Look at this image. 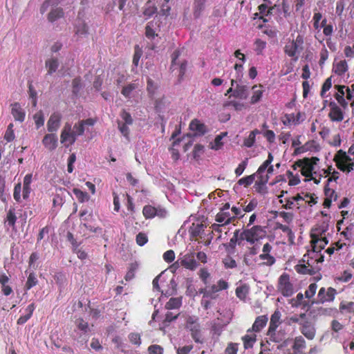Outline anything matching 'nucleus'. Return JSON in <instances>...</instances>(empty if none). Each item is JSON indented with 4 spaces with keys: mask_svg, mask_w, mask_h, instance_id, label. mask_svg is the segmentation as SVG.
<instances>
[{
    "mask_svg": "<svg viewBox=\"0 0 354 354\" xmlns=\"http://www.w3.org/2000/svg\"><path fill=\"white\" fill-rule=\"evenodd\" d=\"M304 39L298 35L295 39L289 40L284 46V53L292 57L295 62L299 59V55L303 50Z\"/></svg>",
    "mask_w": 354,
    "mask_h": 354,
    "instance_id": "obj_1",
    "label": "nucleus"
},
{
    "mask_svg": "<svg viewBox=\"0 0 354 354\" xmlns=\"http://www.w3.org/2000/svg\"><path fill=\"white\" fill-rule=\"evenodd\" d=\"M266 234V232L263 227L255 225L241 232L240 239L241 241L245 240L250 244H254L256 241L265 237Z\"/></svg>",
    "mask_w": 354,
    "mask_h": 354,
    "instance_id": "obj_2",
    "label": "nucleus"
},
{
    "mask_svg": "<svg viewBox=\"0 0 354 354\" xmlns=\"http://www.w3.org/2000/svg\"><path fill=\"white\" fill-rule=\"evenodd\" d=\"M336 295L337 290L335 288L332 287H329L328 288L322 287L318 292L317 300L313 301L312 303L319 304L326 302H332L334 300Z\"/></svg>",
    "mask_w": 354,
    "mask_h": 354,
    "instance_id": "obj_3",
    "label": "nucleus"
},
{
    "mask_svg": "<svg viewBox=\"0 0 354 354\" xmlns=\"http://www.w3.org/2000/svg\"><path fill=\"white\" fill-rule=\"evenodd\" d=\"M278 289L285 297H290L294 292L293 286L290 282L288 274L283 273L279 279Z\"/></svg>",
    "mask_w": 354,
    "mask_h": 354,
    "instance_id": "obj_4",
    "label": "nucleus"
},
{
    "mask_svg": "<svg viewBox=\"0 0 354 354\" xmlns=\"http://www.w3.org/2000/svg\"><path fill=\"white\" fill-rule=\"evenodd\" d=\"M76 138H77L72 132L71 124L66 123L61 133V142L64 143L66 147H68L75 142Z\"/></svg>",
    "mask_w": 354,
    "mask_h": 354,
    "instance_id": "obj_5",
    "label": "nucleus"
},
{
    "mask_svg": "<svg viewBox=\"0 0 354 354\" xmlns=\"http://www.w3.org/2000/svg\"><path fill=\"white\" fill-rule=\"evenodd\" d=\"M330 111L328 118L332 122H342L344 118V112L334 101L329 103Z\"/></svg>",
    "mask_w": 354,
    "mask_h": 354,
    "instance_id": "obj_6",
    "label": "nucleus"
},
{
    "mask_svg": "<svg viewBox=\"0 0 354 354\" xmlns=\"http://www.w3.org/2000/svg\"><path fill=\"white\" fill-rule=\"evenodd\" d=\"M300 331L308 339H313L315 336L316 330L314 324L307 318L301 322Z\"/></svg>",
    "mask_w": 354,
    "mask_h": 354,
    "instance_id": "obj_7",
    "label": "nucleus"
},
{
    "mask_svg": "<svg viewBox=\"0 0 354 354\" xmlns=\"http://www.w3.org/2000/svg\"><path fill=\"white\" fill-rule=\"evenodd\" d=\"M179 259L181 261V266L187 269L194 270L198 267V263L194 259V253L185 254Z\"/></svg>",
    "mask_w": 354,
    "mask_h": 354,
    "instance_id": "obj_8",
    "label": "nucleus"
},
{
    "mask_svg": "<svg viewBox=\"0 0 354 354\" xmlns=\"http://www.w3.org/2000/svg\"><path fill=\"white\" fill-rule=\"evenodd\" d=\"M299 167H301V174L307 178L312 176V171L314 169L313 163L309 158H304L297 161Z\"/></svg>",
    "mask_w": 354,
    "mask_h": 354,
    "instance_id": "obj_9",
    "label": "nucleus"
},
{
    "mask_svg": "<svg viewBox=\"0 0 354 354\" xmlns=\"http://www.w3.org/2000/svg\"><path fill=\"white\" fill-rule=\"evenodd\" d=\"M270 164H269L268 162H267L266 161H265L258 169L257 171V177H258V180L256 182V185H258L259 187L260 186H263L265 185L268 180V178H269V176L268 174L263 176L262 175V174L266 171V169H268V166L270 165Z\"/></svg>",
    "mask_w": 354,
    "mask_h": 354,
    "instance_id": "obj_10",
    "label": "nucleus"
},
{
    "mask_svg": "<svg viewBox=\"0 0 354 354\" xmlns=\"http://www.w3.org/2000/svg\"><path fill=\"white\" fill-rule=\"evenodd\" d=\"M42 143L47 149L53 151L57 147V137L54 133L46 134L42 140Z\"/></svg>",
    "mask_w": 354,
    "mask_h": 354,
    "instance_id": "obj_11",
    "label": "nucleus"
},
{
    "mask_svg": "<svg viewBox=\"0 0 354 354\" xmlns=\"http://www.w3.org/2000/svg\"><path fill=\"white\" fill-rule=\"evenodd\" d=\"M189 129L191 131L195 132L194 136H203L207 131L206 126L196 119L193 120L190 122Z\"/></svg>",
    "mask_w": 354,
    "mask_h": 354,
    "instance_id": "obj_12",
    "label": "nucleus"
},
{
    "mask_svg": "<svg viewBox=\"0 0 354 354\" xmlns=\"http://www.w3.org/2000/svg\"><path fill=\"white\" fill-rule=\"evenodd\" d=\"M249 95V87L243 84L242 82L236 84V86L234 90L232 95L234 97L245 100Z\"/></svg>",
    "mask_w": 354,
    "mask_h": 354,
    "instance_id": "obj_13",
    "label": "nucleus"
},
{
    "mask_svg": "<svg viewBox=\"0 0 354 354\" xmlns=\"http://www.w3.org/2000/svg\"><path fill=\"white\" fill-rule=\"evenodd\" d=\"M11 113L15 120L19 122H23L25 119L26 113L24 109L18 102H15L11 105Z\"/></svg>",
    "mask_w": 354,
    "mask_h": 354,
    "instance_id": "obj_14",
    "label": "nucleus"
},
{
    "mask_svg": "<svg viewBox=\"0 0 354 354\" xmlns=\"http://www.w3.org/2000/svg\"><path fill=\"white\" fill-rule=\"evenodd\" d=\"M61 116L58 113H53L50 115L48 122L47 129L49 132L56 131L60 125Z\"/></svg>",
    "mask_w": 354,
    "mask_h": 354,
    "instance_id": "obj_15",
    "label": "nucleus"
},
{
    "mask_svg": "<svg viewBox=\"0 0 354 354\" xmlns=\"http://www.w3.org/2000/svg\"><path fill=\"white\" fill-rule=\"evenodd\" d=\"M179 55H180V52L178 50H175L174 52V53L172 54L171 68L173 69V71H174L177 68H176V65H179V67L178 68V71H179L178 75L180 77H183L184 75L185 70H186L187 63L185 62H183L180 63V64H177L176 60H177L178 57H179Z\"/></svg>",
    "mask_w": 354,
    "mask_h": 354,
    "instance_id": "obj_16",
    "label": "nucleus"
},
{
    "mask_svg": "<svg viewBox=\"0 0 354 354\" xmlns=\"http://www.w3.org/2000/svg\"><path fill=\"white\" fill-rule=\"evenodd\" d=\"M187 327L190 329L192 337L197 343H202L203 339L200 330V326L196 323H189Z\"/></svg>",
    "mask_w": 354,
    "mask_h": 354,
    "instance_id": "obj_17",
    "label": "nucleus"
},
{
    "mask_svg": "<svg viewBox=\"0 0 354 354\" xmlns=\"http://www.w3.org/2000/svg\"><path fill=\"white\" fill-rule=\"evenodd\" d=\"M235 218L234 216H231L230 212L220 211L216 216V221L222 223V225H227Z\"/></svg>",
    "mask_w": 354,
    "mask_h": 354,
    "instance_id": "obj_18",
    "label": "nucleus"
},
{
    "mask_svg": "<svg viewBox=\"0 0 354 354\" xmlns=\"http://www.w3.org/2000/svg\"><path fill=\"white\" fill-rule=\"evenodd\" d=\"M338 92L335 93V97L337 100V102L344 109L347 108L348 102L344 99V96L345 94V88L346 86H337Z\"/></svg>",
    "mask_w": 354,
    "mask_h": 354,
    "instance_id": "obj_19",
    "label": "nucleus"
},
{
    "mask_svg": "<svg viewBox=\"0 0 354 354\" xmlns=\"http://www.w3.org/2000/svg\"><path fill=\"white\" fill-rule=\"evenodd\" d=\"M207 0H194L193 6V15L194 18H199L205 8Z\"/></svg>",
    "mask_w": 354,
    "mask_h": 354,
    "instance_id": "obj_20",
    "label": "nucleus"
},
{
    "mask_svg": "<svg viewBox=\"0 0 354 354\" xmlns=\"http://www.w3.org/2000/svg\"><path fill=\"white\" fill-rule=\"evenodd\" d=\"M45 65L48 69V74L52 75L57 70L59 62L56 57H50L46 60Z\"/></svg>",
    "mask_w": 354,
    "mask_h": 354,
    "instance_id": "obj_21",
    "label": "nucleus"
},
{
    "mask_svg": "<svg viewBox=\"0 0 354 354\" xmlns=\"http://www.w3.org/2000/svg\"><path fill=\"white\" fill-rule=\"evenodd\" d=\"M295 270L302 274L313 275L315 274V270L308 262V266L305 264H298L295 267Z\"/></svg>",
    "mask_w": 354,
    "mask_h": 354,
    "instance_id": "obj_22",
    "label": "nucleus"
},
{
    "mask_svg": "<svg viewBox=\"0 0 354 354\" xmlns=\"http://www.w3.org/2000/svg\"><path fill=\"white\" fill-rule=\"evenodd\" d=\"M228 323L229 322H227L225 324H222L219 322V319L218 318L216 321H214L211 323V333L213 335H216L217 337L220 336L224 326Z\"/></svg>",
    "mask_w": 354,
    "mask_h": 354,
    "instance_id": "obj_23",
    "label": "nucleus"
},
{
    "mask_svg": "<svg viewBox=\"0 0 354 354\" xmlns=\"http://www.w3.org/2000/svg\"><path fill=\"white\" fill-rule=\"evenodd\" d=\"M252 89L253 91V94H252V96L251 97L250 103L254 104H256L257 102H258L261 100L262 95H263V90L262 88V86H261V85H259V86L255 85V86H252Z\"/></svg>",
    "mask_w": 354,
    "mask_h": 354,
    "instance_id": "obj_24",
    "label": "nucleus"
},
{
    "mask_svg": "<svg viewBox=\"0 0 354 354\" xmlns=\"http://www.w3.org/2000/svg\"><path fill=\"white\" fill-rule=\"evenodd\" d=\"M280 319L281 313L279 310L274 311V313L271 316L268 330H271V331L275 330L280 324Z\"/></svg>",
    "mask_w": 354,
    "mask_h": 354,
    "instance_id": "obj_25",
    "label": "nucleus"
},
{
    "mask_svg": "<svg viewBox=\"0 0 354 354\" xmlns=\"http://www.w3.org/2000/svg\"><path fill=\"white\" fill-rule=\"evenodd\" d=\"M64 16V12L63 10L60 8H57L55 9H53L49 14L48 15V20L53 23L59 19L63 17Z\"/></svg>",
    "mask_w": 354,
    "mask_h": 354,
    "instance_id": "obj_26",
    "label": "nucleus"
},
{
    "mask_svg": "<svg viewBox=\"0 0 354 354\" xmlns=\"http://www.w3.org/2000/svg\"><path fill=\"white\" fill-rule=\"evenodd\" d=\"M268 318L266 316H259L252 326L253 330L258 332L260 331L266 324Z\"/></svg>",
    "mask_w": 354,
    "mask_h": 354,
    "instance_id": "obj_27",
    "label": "nucleus"
},
{
    "mask_svg": "<svg viewBox=\"0 0 354 354\" xmlns=\"http://www.w3.org/2000/svg\"><path fill=\"white\" fill-rule=\"evenodd\" d=\"M268 335L270 337V340L274 342H280L285 337V333L281 330L277 332L275 330H268Z\"/></svg>",
    "mask_w": 354,
    "mask_h": 354,
    "instance_id": "obj_28",
    "label": "nucleus"
},
{
    "mask_svg": "<svg viewBox=\"0 0 354 354\" xmlns=\"http://www.w3.org/2000/svg\"><path fill=\"white\" fill-rule=\"evenodd\" d=\"M226 135H227V133L225 132V133H222L220 135L216 136L215 139H214V142H211L209 144V147L212 149H214V150H218V149H220L223 146V143L222 142V139Z\"/></svg>",
    "mask_w": 354,
    "mask_h": 354,
    "instance_id": "obj_29",
    "label": "nucleus"
},
{
    "mask_svg": "<svg viewBox=\"0 0 354 354\" xmlns=\"http://www.w3.org/2000/svg\"><path fill=\"white\" fill-rule=\"evenodd\" d=\"M182 305V299L180 297H172L165 304V308L168 310L178 309Z\"/></svg>",
    "mask_w": 354,
    "mask_h": 354,
    "instance_id": "obj_30",
    "label": "nucleus"
},
{
    "mask_svg": "<svg viewBox=\"0 0 354 354\" xmlns=\"http://www.w3.org/2000/svg\"><path fill=\"white\" fill-rule=\"evenodd\" d=\"M348 69L347 63L345 60H342L337 63L333 67V71L338 75H342Z\"/></svg>",
    "mask_w": 354,
    "mask_h": 354,
    "instance_id": "obj_31",
    "label": "nucleus"
},
{
    "mask_svg": "<svg viewBox=\"0 0 354 354\" xmlns=\"http://www.w3.org/2000/svg\"><path fill=\"white\" fill-rule=\"evenodd\" d=\"M260 133V131L254 129L250 133V135L243 141V145L247 147H251L255 142L256 136Z\"/></svg>",
    "mask_w": 354,
    "mask_h": 354,
    "instance_id": "obj_32",
    "label": "nucleus"
},
{
    "mask_svg": "<svg viewBox=\"0 0 354 354\" xmlns=\"http://www.w3.org/2000/svg\"><path fill=\"white\" fill-rule=\"evenodd\" d=\"M339 311L342 313H354V302L353 301H342L339 304Z\"/></svg>",
    "mask_w": 354,
    "mask_h": 354,
    "instance_id": "obj_33",
    "label": "nucleus"
},
{
    "mask_svg": "<svg viewBox=\"0 0 354 354\" xmlns=\"http://www.w3.org/2000/svg\"><path fill=\"white\" fill-rule=\"evenodd\" d=\"M335 162H343L344 163H349L352 159L346 154L345 151L340 149L339 150L334 158Z\"/></svg>",
    "mask_w": 354,
    "mask_h": 354,
    "instance_id": "obj_34",
    "label": "nucleus"
},
{
    "mask_svg": "<svg viewBox=\"0 0 354 354\" xmlns=\"http://www.w3.org/2000/svg\"><path fill=\"white\" fill-rule=\"evenodd\" d=\"M335 162H343L344 163H349L352 159L346 154L345 151L340 149L339 150L334 158Z\"/></svg>",
    "mask_w": 354,
    "mask_h": 354,
    "instance_id": "obj_35",
    "label": "nucleus"
},
{
    "mask_svg": "<svg viewBox=\"0 0 354 354\" xmlns=\"http://www.w3.org/2000/svg\"><path fill=\"white\" fill-rule=\"evenodd\" d=\"M306 319V313L295 315L287 319V324L290 326L293 323H298L301 326V322H303Z\"/></svg>",
    "mask_w": 354,
    "mask_h": 354,
    "instance_id": "obj_36",
    "label": "nucleus"
},
{
    "mask_svg": "<svg viewBox=\"0 0 354 354\" xmlns=\"http://www.w3.org/2000/svg\"><path fill=\"white\" fill-rule=\"evenodd\" d=\"M249 292V287L247 285H242L236 288V295L241 300H244Z\"/></svg>",
    "mask_w": 354,
    "mask_h": 354,
    "instance_id": "obj_37",
    "label": "nucleus"
},
{
    "mask_svg": "<svg viewBox=\"0 0 354 354\" xmlns=\"http://www.w3.org/2000/svg\"><path fill=\"white\" fill-rule=\"evenodd\" d=\"M156 207L145 205L142 209V214L146 218H152L156 216Z\"/></svg>",
    "mask_w": 354,
    "mask_h": 354,
    "instance_id": "obj_38",
    "label": "nucleus"
},
{
    "mask_svg": "<svg viewBox=\"0 0 354 354\" xmlns=\"http://www.w3.org/2000/svg\"><path fill=\"white\" fill-rule=\"evenodd\" d=\"M328 241L326 237L318 239L315 241L313 250L317 252L321 251L328 244Z\"/></svg>",
    "mask_w": 354,
    "mask_h": 354,
    "instance_id": "obj_39",
    "label": "nucleus"
},
{
    "mask_svg": "<svg viewBox=\"0 0 354 354\" xmlns=\"http://www.w3.org/2000/svg\"><path fill=\"white\" fill-rule=\"evenodd\" d=\"M17 217L13 210L10 209L7 213L6 223L8 226L15 227Z\"/></svg>",
    "mask_w": 354,
    "mask_h": 354,
    "instance_id": "obj_40",
    "label": "nucleus"
},
{
    "mask_svg": "<svg viewBox=\"0 0 354 354\" xmlns=\"http://www.w3.org/2000/svg\"><path fill=\"white\" fill-rule=\"evenodd\" d=\"M306 347V342L303 337L298 336L296 337L295 339L294 345L292 346L293 349L295 351H300L301 349H303Z\"/></svg>",
    "mask_w": 354,
    "mask_h": 354,
    "instance_id": "obj_41",
    "label": "nucleus"
},
{
    "mask_svg": "<svg viewBox=\"0 0 354 354\" xmlns=\"http://www.w3.org/2000/svg\"><path fill=\"white\" fill-rule=\"evenodd\" d=\"M73 193L80 202L83 203L89 200V196L86 192H82L79 189H74Z\"/></svg>",
    "mask_w": 354,
    "mask_h": 354,
    "instance_id": "obj_42",
    "label": "nucleus"
},
{
    "mask_svg": "<svg viewBox=\"0 0 354 354\" xmlns=\"http://www.w3.org/2000/svg\"><path fill=\"white\" fill-rule=\"evenodd\" d=\"M136 88L137 86L136 84H129L122 88L121 93L125 97L130 98L132 91Z\"/></svg>",
    "mask_w": 354,
    "mask_h": 354,
    "instance_id": "obj_43",
    "label": "nucleus"
},
{
    "mask_svg": "<svg viewBox=\"0 0 354 354\" xmlns=\"http://www.w3.org/2000/svg\"><path fill=\"white\" fill-rule=\"evenodd\" d=\"M244 347L245 349H248L249 348H252L253 346V344L256 341L255 336L254 335H245L243 337Z\"/></svg>",
    "mask_w": 354,
    "mask_h": 354,
    "instance_id": "obj_44",
    "label": "nucleus"
},
{
    "mask_svg": "<svg viewBox=\"0 0 354 354\" xmlns=\"http://www.w3.org/2000/svg\"><path fill=\"white\" fill-rule=\"evenodd\" d=\"M37 283V279L34 273H30L27 281L26 283V289L30 290Z\"/></svg>",
    "mask_w": 354,
    "mask_h": 354,
    "instance_id": "obj_45",
    "label": "nucleus"
},
{
    "mask_svg": "<svg viewBox=\"0 0 354 354\" xmlns=\"http://www.w3.org/2000/svg\"><path fill=\"white\" fill-rule=\"evenodd\" d=\"M254 46H255L254 50L256 51L257 55H260L262 53L263 50L265 49V48L266 46V42L260 39H256V41L254 42Z\"/></svg>",
    "mask_w": 354,
    "mask_h": 354,
    "instance_id": "obj_46",
    "label": "nucleus"
},
{
    "mask_svg": "<svg viewBox=\"0 0 354 354\" xmlns=\"http://www.w3.org/2000/svg\"><path fill=\"white\" fill-rule=\"evenodd\" d=\"M34 120L37 126V129H39L44 124V117L42 111H39L34 115Z\"/></svg>",
    "mask_w": 354,
    "mask_h": 354,
    "instance_id": "obj_47",
    "label": "nucleus"
},
{
    "mask_svg": "<svg viewBox=\"0 0 354 354\" xmlns=\"http://www.w3.org/2000/svg\"><path fill=\"white\" fill-rule=\"evenodd\" d=\"M153 23L149 22L147 24L146 28H145V35L148 39H154L158 35L155 32L154 30L152 28Z\"/></svg>",
    "mask_w": 354,
    "mask_h": 354,
    "instance_id": "obj_48",
    "label": "nucleus"
},
{
    "mask_svg": "<svg viewBox=\"0 0 354 354\" xmlns=\"http://www.w3.org/2000/svg\"><path fill=\"white\" fill-rule=\"evenodd\" d=\"M259 258L261 260H265L266 261L263 263L264 265L266 266H272L275 263V259L273 256L270 254H263L259 255Z\"/></svg>",
    "mask_w": 354,
    "mask_h": 354,
    "instance_id": "obj_49",
    "label": "nucleus"
},
{
    "mask_svg": "<svg viewBox=\"0 0 354 354\" xmlns=\"http://www.w3.org/2000/svg\"><path fill=\"white\" fill-rule=\"evenodd\" d=\"M255 174L250 175L245 177H243L239 180L238 183L240 185H244L245 187H248L250 185L254 180Z\"/></svg>",
    "mask_w": 354,
    "mask_h": 354,
    "instance_id": "obj_50",
    "label": "nucleus"
},
{
    "mask_svg": "<svg viewBox=\"0 0 354 354\" xmlns=\"http://www.w3.org/2000/svg\"><path fill=\"white\" fill-rule=\"evenodd\" d=\"M72 132L75 135V136L77 138V136L83 135L84 132V127L82 125V124L79 122L76 123L72 129Z\"/></svg>",
    "mask_w": 354,
    "mask_h": 354,
    "instance_id": "obj_51",
    "label": "nucleus"
},
{
    "mask_svg": "<svg viewBox=\"0 0 354 354\" xmlns=\"http://www.w3.org/2000/svg\"><path fill=\"white\" fill-rule=\"evenodd\" d=\"M317 285L315 283H310L305 292V296L308 299L312 298L316 292Z\"/></svg>",
    "mask_w": 354,
    "mask_h": 354,
    "instance_id": "obj_52",
    "label": "nucleus"
},
{
    "mask_svg": "<svg viewBox=\"0 0 354 354\" xmlns=\"http://www.w3.org/2000/svg\"><path fill=\"white\" fill-rule=\"evenodd\" d=\"M332 86L331 77L327 78L324 83L322 85V91L320 93V95L322 97H325L326 93L328 91Z\"/></svg>",
    "mask_w": 354,
    "mask_h": 354,
    "instance_id": "obj_53",
    "label": "nucleus"
},
{
    "mask_svg": "<svg viewBox=\"0 0 354 354\" xmlns=\"http://www.w3.org/2000/svg\"><path fill=\"white\" fill-rule=\"evenodd\" d=\"M239 344L236 343L228 344L227 348L225 350V354H236L238 351Z\"/></svg>",
    "mask_w": 354,
    "mask_h": 354,
    "instance_id": "obj_54",
    "label": "nucleus"
},
{
    "mask_svg": "<svg viewBox=\"0 0 354 354\" xmlns=\"http://www.w3.org/2000/svg\"><path fill=\"white\" fill-rule=\"evenodd\" d=\"M58 0H46L40 8V12L44 14L50 5L57 4Z\"/></svg>",
    "mask_w": 354,
    "mask_h": 354,
    "instance_id": "obj_55",
    "label": "nucleus"
},
{
    "mask_svg": "<svg viewBox=\"0 0 354 354\" xmlns=\"http://www.w3.org/2000/svg\"><path fill=\"white\" fill-rule=\"evenodd\" d=\"M129 341L137 346L141 344L140 335L138 333H132L129 335Z\"/></svg>",
    "mask_w": 354,
    "mask_h": 354,
    "instance_id": "obj_56",
    "label": "nucleus"
},
{
    "mask_svg": "<svg viewBox=\"0 0 354 354\" xmlns=\"http://www.w3.org/2000/svg\"><path fill=\"white\" fill-rule=\"evenodd\" d=\"M76 325L77 328L84 333H86L88 330V324L86 322L82 319H78L76 320Z\"/></svg>",
    "mask_w": 354,
    "mask_h": 354,
    "instance_id": "obj_57",
    "label": "nucleus"
},
{
    "mask_svg": "<svg viewBox=\"0 0 354 354\" xmlns=\"http://www.w3.org/2000/svg\"><path fill=\"white\" fill-rule=\"evenodd\" d=\"M277 228L280 229L282 232L287 233L290 239H292L294 238V233L288 226L282 224H278Z\"/></svg>",
    "mask_w": 354,
    "mask_h": 354,
    "instance_id": "obj_58",
    "label": "nucleus"
},
{
    "mask_svg": "<svg viewBox=\"0 0 354 354\" xmlns=\"http://www.w3.org/2000/svg\"><path fill=\"white\" fill-rule=\"evenodd\" d=\"M148 241L147 236L145 234L142 232H140L136 236V243L140 245H144Z\"/></svg>",
    "mask_w": 354,
    "mask_h": 354,
    "instance_id": "obj_59",
    "label": "nucleus"
},
{
    "mask_svg": "<svg viewBox=\"0 0 354 354\" xmlns=\"http://www.w3.org/2000/svg\"><path fill=\"white\" fill-rule=\"evenodd\" d=\"M324 193L326 195V198H331V200L333 198L334 201H336L337 198V196L335 194V191L332 189H330L328 187V185L325 186Z\"/></svg>",
    "mask_w": 354,
    "mask_h": 354,
    "instance_id": "obj_60",
    "label": "nucleus"
},
{
    "mask_svg": "<svg viewBox=\"0 0 354 354\" xmlns=\"http://www.w3.org/2000/svg\"><path fill=\"white\" fill-rule=\"evenodd\" d=\"M164 260L167 263L172 262L175 259V253L172 250H167L163 254Z\"/></svg>",
    "mask_w": 354,
    "mask_h": 354,
    "instance_id": "obj_61",
    "label": "nucleus"
},
{
    "mask_svg": "<svg viewBox=\"0 0 354 354\" xmlns=\"http://www.w3.org/2000/svg\"><path fill=\"white\" fill-rule=\"evenodd\" d=\"M149 354H162V348L159 345H151L148 348Z\"/></svg>",
    "mask_w": 354,
    "mask_h": 354,
    "instance_id": "obj_62",
    "label": "nucleus"
},
{
    "mask_svg": "<svg viewBox=\"0 0 354 354\" xmlns=\"http://www.w3.org/2000/svg\"><path fill=\"white\" fill-rule=\"evenodd\" d=\"M120 116L122 118V120L124 121V124H131L133 123V119H132L130 113L127 112L125 110H123L121 112Z\"/></svg>",
    "mask_w": 354,
    "mask_h": 354,
    "instance_id": "obj_63",
    "label": "nucleus"
},
{
    "mask_svg": "<svg viewBox=\"0 0 354 354\" xmlns=\"http://www.w3.org/2000/svg\"><path fill=\"white\" fill-rule=\"evenodd\" d=\"M346 97L348 100H351L354 97V84L351 87H346L345 88Z\"/></svg>",
    "mask_w": 354,
    "mask_h": 354,
    "instance_id": "obj_64",
    "label": "nucleus"
}]
</instances>
